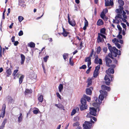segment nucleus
Masks as SVG:
<instances>
[{
  "instance_id": "8",
  "label": "nucleus",
  "mask_w": 129,
  "mask_h": 129,
  "mask_svg": "<svg viewBox=\"0 0 129 129\" xmlns=\"http://www.w3.org/2000/svg\"><path fill=\"white\" fill-rule=\"evenodd\" d=\"M94 62L96 64L99 63V65H101L103 64L102 59L98 58V55H96L95 56Z\"/></svg>"
},
{
  "instance_id": "10",
  "label": "nucleus",
  "mask_w": 129,
  "mask_h": 129,
  "mask_svg": "<svg viewBox=\"0 0 129 129\" xmlns=\"http://www.w3.org/2000/svg\"><path fill=\"white\" fill-rule=\"evenodd\" d=\"M110 78V76H108L107 75H106L104 77L106 84L108 85H109L111 82V80L109 78Z\"/></svg>"
},
{
  "instance_id": "46",
  "label": "nucleus",
  "mask_w": 129,
  "mask_h": 129,
  "mask_svg": "<svg viewBox=\"0 0 129 129\" xmlns=\"http://www.w3.org/2000/svg\"><path fill=\"white\" fill-rule=\"evenodd\" d=\"M107 48L106 47H104L103 49V51L105 53H106L107 51Z\"/></svg>"
},
{
  "instance_id": "60",
  "label": "nucleus",
  "mask_w": 129,
  "mask_h": 129,
  "mask_svg": "<svg viewBox=\"0 0 129 129\" xmlns=\"http://www.w3.org/2000/svg\"><path fill=\"white\" fill-rule=\"evenodd\" d=\"M14 42V45L15 46H17L19 44V42L17 41H15Z\"/></svg>"
},
{
  "instance_id": "5",
  "label": "nucleus",
  "mask_w": 129,
  "mask_h": 129,
  "mask_svg": "<svg viewBox=\"0 0 129 129\" xmlns=\"http://www.w3.org/2000/svg\"><path fill=\"white\" fill-rule=\"evenodd\" d=\"M92 125L90 122L86 121L83 125V129H90Z\"/></svg>"
},
{
  "instance_id": "58",
  "label": "nucleus",
  "mask_w": 129,
  "mask_h": 129,
  "mask_svg": "<svg viewBox=\"0 0 129 129\" xmlns=\"http://www.w3.org/2000/svg\"><path fill=\"white\" fill-rule=\"evenodd\" d=\"M93 52L94 51H93V50L92 49L91 52L89 57H90L91 58V57L93 55Z\"/></svg>"
},
{
  "instance_id": "24",
  "label": "nucleus",
  "mask_w": 129,
  "mask_h": 129,
  "mask_svg": "<svg viewBox=\"0 0 129 129\" xmlns=\"http://www.w3.org/2000/svg\"><path fill=\"white\" fill-rule=\"evenodd\" d=\"M32 92V90L29 89H26L25 91V94L26 95L27 94H30Z\"/></svg>"
},
{
  "instance_id": "19",
  "label": "nucleus",
  "mask_w": 129,
  "mask_h": 129,
  "mask_svg": "<svg viewBox=\"0 0 129 129\" xmlns=\"http://www.w3.org/2000/svg\"><path fill=\"white\" fill-rule=\"evenodd\" d=\"M20 57L21 58V64H23L25 61V57L24 55L22 54H21Z\"/></svg>"
},
{
  "instance_id": "53",
  "label": "nucleus",
  "mask_w": 129,
  "mask_h": 129,
  "mask_svg": "<svg viewBox=\"0 0 129 129\" xmlns=\"http://www.w3.org/2000/svg\"><path fill=\"white\" fill-rule=\"evenodd\" d=\"M117 37L119 39H121L122 38V36L120 34H118Z\"/></svg>"
},
{
  "instance_id": "57",
  "label": "nucleus",
  "mask_w": 129,
  "mask_h": 129,
  "mask_svg": "<svg viewBox=\"0 0 129 129\" xmlns=\"http://www.w3.org/2000/svg\"><path fill=\"white\" fill-rule=\"evenodd\" d=\"M91 68V67H89L88 70L86 71V73L87 74H88L89 73V72L90 71V69Z\"/></svg>"
},
{
  "instance_id": "62",
  "label": "nucleus",
  "mask_w": 129,
  "mask_h": 129,
  "mask_svg": "<svg viewBox=\"0 0 129 129\" xmlns=\"http://www.w3.org/2000/svg\"><path fill=\"white\" fill-rule=\"evenodd\" d=\"M15 36H13L11 38V41L12 42H14L15 41Z\"/></svg>"
},
{
  "instance_id": "26",
  "label": "nucleus",
  "mask_w": 129,
  "mask_h": 129,
  "mask_svg": "<svg viewBox=\"0 0 129 129\" xmlns=\"http://www.w3.org/2000/svg\"><path fill=\"white\" fill-rule=\"evenodd\" d=\"M106 29L105 28H104L101 29L100 30V33L106 35Z\"/></svg>"
},
{
  "instance_id": "39",
  "label": "nucleus",
  "mask_w": 129,
  "mask_h": 129,
  "mask_svg": "<svg viewBox=\"0 0 129 129\" xmlns=\"http://www.w3.org/2000/svg\"><path fill=\"white\" fill-rule=\"evenodd\" d=\"M121 24L122 25V27L124 29V30H126V28L125 24L123 23H121Z\"/></svg>"
},
{
  "instance_id": "3",
  "label": "nucleus",
  "mask_w": 129,
  "mask_h": 129,
  "mask_svg": "<svg viewBox=\"0 0 129 129\" xmlns=\"http://www.w3.org/2000/svg\"><path fill=\"white\" fill-rule=\"evenodd\" d=\"M86 101L90 102L91 101V98L85 94H84L82 97L81 98V111L87 109Z\"/></svg>"
},
{
  "instance_id": "9",
  "label": "nucleus",
  "mask_w": 129,
  "mask_h": 129,
  "mask_svg": "<svg viewBox=\"0 0 129 129\" xmlns=\"http://www.w3.org/2000/svg\"><path fill=\"white\" fill-rule=\"evenodd\" d=\"M105 5L106 6H112L114 5L113 0H107L106 1L105 0Z\"/></svg>"
},
{
  "instance_id": "29",
  "label": "nucleus",
  "mask_w": 129,
  "mask_h": 129,
  "mask_svg": "<svg viewBox=\"0 0 129 129\" xmlns=\"http://www.w3.org/2000/svg\"><path fill=\"white\" fill-rule=\"evenodd\" d=\"M58 90L60 92H61L62 90L63 89V85L61 84H60L58 87Z\"/></svg>"
},
{
  "instance_id": "42",
  "label": "nucleus",
  "mask_w": 129,
  "mask_h": 129,
  "mask_svg": "<svg viewBox=\"0 0 129 129\" xmlns=\"http://www.w3.org/2000/svg\"><path fill=\"white\" fill-rule=\"evenodd\" d=\"M91 60V58L90 57H86L85 60V62H88Z\"/></svg>"
},
{
  "instance_id": "21",
  "label": "nucleus",
  "mask_w": 129,
  "mask_h": 129,
  "mask_svg": "<svg viewBox=\"0 0 129 129\" xmlns=\"http://www.w3.org/2000/svg\"><path fill=\"white\" fill-rule=\"evenodd\" d=\"M119 8L116 9V12L117 13L121 14L122 13V11L123 9V7H119Z\"/></svg>"
},
{
  "instance_id": "4",
  "label": "nucleus",
  "mask_w": 129,
  "mask_h": 129,
  "mask_svg": "<svg viewBox=\"0 0 129 129\" xmlns=\"http://www.w3.org/2000/svg\"><path fill=\"white\" fill-rule=\"evenodd\" d=\"M108 76H110L111 81L112 80V79L113 78V75H111V74H113L114 72V69H112L111 68H109L108 70H106V72Z\"/></svg>"
},
{
  "instance_id": "48",
  "label": "nucleus",
  "mask_w": 129,
  "mask_h": 129,
  "mask_svg": "<svg viewBox=\"0 0 129 129\" xmlns=\"http://www.w3.org/2000/svg\"><path fill=\"white\" fill-rule=\"evenodd\" d=\"M18 70H17H17H14L13 73V76H14L16 73H17L18 72Z\"/></svg>"
},
{
  "instance_id": "51",
  "label": "nucleus",
  "mask_w": 129,
  "mask_h": 129,
  "mask_svg": "<svg viewBox=\"0 0 129 129\" xmlns=\"http://www.w3.org/2000/svg\"><path fill=\"white\" fill-rule=\"evenodd\" d=\"M23 32L22 30H20L19 33L18 35L19 36H21L23 35Z\"/></svg>"
},
{
  "instance_id": "31",
  "label": "nucleus",
  "mask_w": 129,
  "mask_h": 129,
  "mask_svg": "<svg viewBox=\"0 0 129 129\" xmlns=\"http://www.w3.org/2000/svg\"><path fill=\"white\" fill-rule=\"evenodd\" d=\"M7 99L8 100V103H11L13 100L11 97L10 96H8L7 97Z\"/></svg>"
},
{
  "instance_id": "11",
  "label": "nucleus",
  "mask_w": 129,
  "mask_h": 129,
  "mask_svg": "<svg viewBox=\"0 0 129 129\" xmlns=\"http://www.w3.org/2000/svg\"><path fill=\"white\" fill-rule=\"evenodd\" d=\"M105 60L106 61V65L108 67H110L109 63H111L112 62V60L109 58L108 56H106L105 58Z\"/></svg>"
},
{
  "instance_id": "18",
  "label": "nucleus",
  "mask_w": 129,
  "mask_h": 129,
  "mask_svg": "<svg viewBox=\"0 0 129 129\" xmlns=\"http://www.w3.org/2000/svg\"><path fill=\"white\" fill-rule=\"evenodd\" d=\"M84 19L85 20L84 25V26L83 28V29L84 30H85L86 29V27L88 26V22L85 17H84Z\"/></svg>"
},
{
  "instance_id": "61",
  "label": "nucleus",
  "mask_w": 129,
  "mask_h": 129,
  "mask_svg": "<svg viewBox=\"0 0 129 129\" xmlns=\"http://www.w3.org/2000/svg\"><path fill=\"white\" fill-rule=\"evenodd\" d=\"M56 94L57 96L59 99H61V96L58 92H57L56 93Z\"/></svg>"
},
{
  "instance_id": "27",
  "label": "nucleus",
  "mask_w": 129,
  "mask_h": 129,
  "mask_svg": "<svg viewBox=\"0 0 129 129\" xmlns=\"http://www.w3.org/2000/svg\"><path fill=\"white\" fill-rule=\"evenodd\" d=\"M22 114L20 113L19 116L18 117V122L19 123L20 122L22 121Z\"/></svg>"
},
{
  "instance_id": "52",
  "label": "nucleus",
  "mask_w": 129,
  "mask_h": 129,
  "mask_svg": "<svg viewBox=\"0 0 129 129\" xmlns=\"http://www.w3.org/2000/svg\"><path fill=\"white\" fill-rule=\"evenodd\" d=\"M116 66L114 64H112L110 65V68H111L112 69H114L115 67Z\"/></svg>"
},
{
  "instance_id": "12",
  "label": "nucleus",
  "mask_w": 129,
  "mask_h": 129,
  "mask_svg": "<svg viewBox=\"0 0 129 129\" xmlns=\"http://www.w3.org/2000/svg\"><path fill=\"white\" fill-rule=\"evenodd\" d=\"M93 87H91L86 89V93L87 95H91L92 93V90H93Z\"/></svg>"
},
{
  "instance_id": "17",
  "label": "nucleus",
  "mask_w": 129,
  "mask_h": 129,
  "mask_svg": "<svg viewBox=\"0 0 129 129\" xmlns=\"http://www.w3.org/2000/svg\"><path fill=\"white\" fill-rule=\"evenodd\" d=\"M104 41V39L103 38H101V36L98 35L97 39L98 43H99L100 42H103Z\"/></svg>"
},
{
  "instance_id": "16",
  "label": "nucleus",
  "mask_w": 129,
  "mask_h": 129,
  "mask_svg": "<svg viewBox=\"0 0 129 129\" xmlns=\"http://www.w3.org/2000/svg\"><path fill=\"white\" fill-rule=\"evenodd\" d=\"M68 22L71 25L73 26H74L75 25V23L74 21H70V18L69 17V14H68Z\"/></svg>"
},
{
  "instance_id": "41",
  "label": "nucleus",
  "mask_w": 129,
  "mask_h": 129,
  "mask_svg": "<svg viewBox=\"0 0 129 129\" xmlns=\"http://www.w3.org/2000/svg\"><path fill=\"white\" fill-rule=\"evenodd\" d=\"M105 13L103 11L100 15L101 17L102 18H103L105 16Z\"/></svg>"
},
{
  "instance_id": "45",
  "label": "nucleus",
  "mask_w": 129,
  "mask_h": 129,
  "mask_svg": "<svg viewBox=\"0 0 129 129\" xmlns=\"http://www.w3.org/2000/svg\"><path fill=\"white\" fill-rule=\"evenodd\" d=\"M6 108V105L5 104H4L2 106V111H3L5 112V109Z\"/></svg>"
},
{
  "instance_id": "7",
  "label": "nucleus",
  "mask_w": 129,
  "mask_h": 129,
  "mask_svg": "<svg viewBox=\"0 0 129 129\" xmlns=\"http://www.w3.org/2000/svg\"><path fill=\"white\" fill-rule=\"evenodd\" d=\"M89 113L90 115L95 116L96 115L97 109H96L94 107H90L89 108Z\"/></svg>"
},
{
  "instance_id": "15",
  "label": "nucleus",
  "mask_w": 129,
  "mask_h": 129,
  "mask_svg": "<svg viewBox=\"0 0 129 129\" xmlns=\"http://www.w3.org/2000/svg\"><path fill=\"white\" fill-rule=\"evenodd\" d=\"M18 4L19 6L23 7H26L25 2L22 0H19V1Z\"/></svg>"
},
{
  "instance_id": "35",
  "label": "nucleus",
  "mask_w": 129,
  "mask_h": 129,
  "mask_svg": "<svg viewBox=\"0 0 129 129\" xmlns=\"http://www.w3.org/2000/svg\"><path fill=\"white\" fill-rule=\"evenodd\" d=\"M29 46L31 48H34L35 46V44L34 43L31 42L30 43Z\"/></svg>"
},
{
  "instance_id": "28",
  "label": "nucleus",
  "mask_w": 129,
  "mask_h": 129,
  "mask_svg": "<svg viewBox=\"0 0 129 129\" xmlns=\"http://www.w3.org/2000/svg\"><path fill=\"white\" fill-rule=\"evenodd\" d=\"M38 100L41 103H42L43 101V96L42 95H40L38 98Z\"/></svg>"
},
{
  "instance_id": "14",
  "label": "nucleus",
  "mask_w": 129,
  "mask_h": 129,
  "mask_svg": "<svg viewBox=\"0 0 129 129\" xmlns=\"http://www.w3.org/2000/svg\"><path fill=\"white\" fill-rule=\"evenodd\" d=\"M62 28L63 29V32L62 33V35L64 37H66L70 33L69 32L67 31L63 27V26L62 27Z\"/></svg>"
},
{
  "instance_id": "23",
  "label": "nucleus",
  "mask_w": 129,
  "mask_h": 129,
  "mask_svg": "<svg viewBox=\"0 0 129 129\" xmlns=\"http://www.w3.org/2000/svg\"><path fill=\"white\" fill-rule=\"evenodd\" d=\"M118 2L119 5V7H123V6L124 4V2L122 0H118Z\"/></svg>"
},
{
  "instance_id": "36",
  "label": "nucleus",
  "mask_w": 129,
  "mask_h": 129,
  "mask_svg": "<svg viewBox=\"0 0 129 129\" xmlns=\"http://www.w3.org/2000/svg\"><path fill=\"white\" fill-rule=\"evenodd\" d=\"M122 12H123V13L122 14V15L123 16V17L124 18H125V19H127V16L125 15L126 14V12L123 10Z\"/></svg>"
},
{
  "instance_id": "1",
  "label": "nucleus",
  "mask_w": 129,
  "mask_h": 129,
  "mask_svg": "<svg viewBox=\"0 0 129 129\" xmlns=\"http://www.w3.org/2000/svg\"><path fill=\"white\" fill-rule=\"evenodd\" d=\"M107 45L108 48L111 53L108 54V56L113 60V62L114 63L118 64V61L115 58H113V56L116 57L117 55H120L121 54V51L117 49L115 47H112L109 43H107Z\"/></svg>"
},
{
  "instance_id": "55",
  "label": "nucleus",
  "mask_w": 129,
  "mask_h": 129,
  "mask_svg": "<svg viewBox=\"0 0 129 129\" xmlns=\"http://www.w3.org/2000/svg\"><path fill=\"white\" fill-rule=\"evenodd\" d=\"M33 113L34 114H37L38 113V111L37 110H33Z\"/></svg>"
},
{
  "instance_id": "32",
  "label": "nucleus",
  "mask_w": 129,
  "mask_h": 129,
  "mask_svg": "<svg viewBox=\"0 0 129 129\" xmlns=\"http://www.w3.org/2000/svg\"><path fill=\"white\" fill-rule=\"evenodd\" d=\"M101 48L100 46L98 47L96 51V53L97 54H99L100 53V52L101 51Z\"/></svg>"
},
{
  "instance_id": "59",
  "label": "nucleus",
  "mask_w": 129,
  "mask_h": 129,
  "mask_svg": "<svg viewBox=\"0 0 129 129\" xmlns=\"http://www.w3.org/2000/svg\"><path fill=\"white\" fill-rule=\"evenodd\" d=\"M86 68V65H83L81 66V69H85Z\"/></svg>"
},
{
  "instance_id": "30",
  "label": "nucleus",
  "mask_w": 129,
  "mask_h": 129,
  "mask_svg": "<svg viewBox=\"0 0 129 129\" xmlns=\"http://www.w3.org/2000/svg\"><path fill=\"white\" fill-rule=\"evenodd\" d=\"M92 81L91 79H88L87 81L88 84L87 87H88L92 85Z\"/></svg>"
},
{
  "instance_id": "20",
  "label": "nucleus",
  "mask_w": 129,
  "mask_h": 129,
  "mask_svg": "<svg viewBox=\"0 0 129 129\" xmlns=\"http://www.w3.org/2000/svg\"><path fill=\"white\" fill-rule=\"evenodd\" d=\"M12 69H12H11V68H9V69H7V70H6V72L7 74V75L6 76L7 77H8L9 76L11 75L12 73L11 70Z\"/></svg>"
},
{
  "instance_id": "50",
  "label": "nucleus",
  "mask_w": 129,
  "mask_h": 129,
  "mask_svg": "<svg viewBox=\"0 0 129 129\" xmlns=\"http://www.w3.org/2000/svg\"><path fill=\"white\" fill-rule=\"evenodd\" d=\"M49 57V56H46L43 58V60L44 61L46 62L47 61L48 58Z\"/></svg>"
},
{
  "instance_id": "63",
  "label": "nucleus",
  "mask_w": 129,
  "mask_h": 129,
  "mask_svg": "<svg viewBox=\"0 0 129 129\" xmlns=\"http://www.w3.org/2000/svg\"><path fill=\"white\" fill-rule=\"evenodd\" d=\"M69 64L72 66H73V65L74 63L73 61L72 60L69 61Z\"/></svg>"
},
{
  "instance_id": "22",
  "label": "nucleus",
  "mask_w": 129,
  "mask_h": 129,
  "mask_svg": "<svg viewBox=\"0 0 129 129\" xmlns=\"http://www.w3.org/2000/svg\"><path fill=\"white\" fill-rule=\"evenodd\" d=\"M96 24L100 26L103 24L104 22L102 20L99 19L98 20Z\"/></svg>"
},
{
  "instance_id": "34",
  "label": "nucleus",
  "mask_w": 129,
  "mask_h": 129,
  "mask_svg": "<svg viewBox=\"0 0 129 129\" xmlns=\"http://www.w3.org/2000/svg\"><path fill=\"white\" fill-rule=\"evenodd\" d=\"M69 54L67 53H64L63 55V56L64 59L66 60V59L67 58V57L68 56Z\"/></svg>"
},
{
  "instance_id": "43",
  "label": "nucleus",
  "mask_w": 129,
  "mask_h": 129,
  "mask_svg": "<svg viewBox=\"0 0 129 129\" xmlns=\"http://www.w3.org/2000/svg\"><path fill=\"white\" fill-rule=\"evenodd\" d=\"M98 34L100 36H101V37H102L103 38H104L105 39H106V36L105 35H103V34H101L100 33H98Z\"/></svg>"
},
{
  "instance_id": "54",
  "label": "nucleus",
  "mask_w": 129,
  "mask_h": 129,
  "mask_svg": "<svg viewBox=\"0 0 129 129\" xmlns=\"http://www.w3.org/2000/svg\"><path fill=\"white\" fill-rule=\"evenodd\" d=\"M7 119H4L3 122H2V124H3L4 125H5V124L7 122Z\"/></svg>"
},
{
  "instance_id": "64",
  "label": "nucleus",
  "mask_w": 129,
  "mask_h": 129,
  "mask_svg": "<svg viewBox=\"0 0 129 129\" xmlns=\"http://www.w3.org/2000/svg\"><path fill=\"white\" fill-rule=\"evenodd\" d=\"M5 125L2 124L0 126V129H3L4 127H5Z\"/></svg>"
},
{
  "instance_id": "25",
  "label": "nucleus",
  "mask_w": 129,
  "mask_h": 129,
  "mask_svg": "<svg viewBox=\"0 0 129 129\" xmlns=\"http://www.w3.org/2000/svg\"><path fill=\"white\" fill-rule=\"evenodd\" d=\"M24 77V75H22L19 78V82L20 84L22 83Z\"/></svg>"
},
{
  "instance_id": "47",
  "label": "nucleus",
  "mask_w": 129,
  "mask_h": 129,
  "mask_svg": "<svg viewBox=\"0 0 129 129\" xmlns=\"http://www.w3.org/2000/svg\"><path fill=\"white\" fill-rule=\"evenodd\" d=\"M5 112L2 111V112H1V117L3 118L5 116Z\"/></svg>"
},
{
  "instance_id": "40",
  "label": "nucleus",
  "mask_w": 129,
  "mask_h": 129,
  "mask_svg": "<svg viewBox=\"0 0 129 129\" xmlns=\"http://www.w3.org/2000/svg\"><path fill=\"white\" fill-rule=\"evenodd\" d=\"M24 19L23 17L22 16H19L18 19L20 22H21Z\"/></svg>"
},
{
  "instance_id": "56",
  "label": "nucleus",
  "mask_w": 129,
  "mask_h": 129,
  "mask_svg": "<svg viewBox=\"0 0 129 129\" xmlns=\"http://www.w3.org/2000/svg\"><path fill=\"white\" fill-rule=\"evenodd\" d=\"M117 27L119 30H122V28L118 24L117 26Z\"/></svg>"
},
{
  "instance_id": "44",
  "label": "nucleus",
  "mask_w": 129,
  "mask_h": 129,
  "mask_svg": "<svg viewBox=\"0 0 129 129\" xmlns=\"http://www.w3.org/2000/svg\"><path fill=\"white\" fill-rule=\"evenodd\" d=\"M80 125V123L78 122H76L74 123L73 125V126H79Z\"/></svg>"
},
{
  "instance_id": "38",
  "label": "nucleus",
  "mask_w": 129,
  "mask_h": 129,
  "mask_svg": "<svg viewBox=\"0 0 129 129\" xmlns=\"http://www.w3.org/2000/svg\"><path fill=\"white\" fill-rule=\"evenodd\" d=\"M58 108H59V109L61 110L62 109L64 110H65V109H64V106L60 104H59V106Z\"/></svg>"
},
{
  "instance_id": "33",
  "label": "nucleus",
  "mask_w": 129,
  "mask_h": 129,
  "mask_svg": "<svg viewBox=\"0 0 129 129\" xmlns=\"http://www.w3.org/2000/svg\"><path fill=\"white\" fill-rule=\"evenodd\" d=\"M115 19H117L118 18L120 19H122V15L120 14H118L115 17Z\"/></svg>"
},
{
  "instance_id": "49",
  "label": "nucleus",
  "mask_w": 129,
  "mask_h": 129,
  "mask_svg": "<svg viewBox=\"0 0 129 129\" xmlns=\"http://www.w3.org/2000/svg\"><path fill=\"white\" fill-rule=\"evenodd\" d=\"M116 46L119 49L120 48L121 46L120 44L118 43H115Z\"/></svg>"
},
{
  "instance_id": "37",
  "label": "nucleus",
  "mask_w": 129,
  "mask_h": 129,
  "mask_svg": "<svg viewBox=\"0 0 129 129\" xmlns=\"http://www.w3.org/2000/svg\"><path fill=\"white\" fill-rule=\"evenodd\" d=\"M76 109H73L72 110V111L71 113V115L73 116V115H74L76 113Z\"/></svg>"
},
{
  "instance_id": "6",
  "label": "nucleus",
  "mask_w": 129,
  "mask_h": 129,
  "mask_svg": "<svg viewBox=\"0 0 129 129\" xmlns=\"http://www.w3.org/2000/svg\"><path fill=\"white\" fill-rule=\"evenodd\" d=\"M100 65H98L95 67L93 74V77H96L98 76V75L99 73V71L100 69Z\"/></svg>"
},
{
  "instance_id": "13",
  "label": "nucleus",
  "mask_w": 129,
  "mask_h": 129,
  "mask_svg": "<svg viewBox=\"0 0 129 129\" xmlns=\"http://www.w3.org/2000/svg\"><path fill=\"white\" fill-rule=\"evenodd\" d=\"M101 88L104 90H106L109 91L111 90L110 88L105 85H102L101 86Z\"/></svg>"
},
{
  "instance_id": "2",
  "label": "nucleus",
  "mask_w": 129,
  "mask_h": 129,
  "mask_svg": "<svg viewBox=\"0 0 129 129\" xmlns=\"http://www.w3.org/2000/svg\"><path fill=\"white\" fill-rule=\"evenodd\" d=\"M100 92L101 93L99 97V98H94L96 102L92 103L93 106L94 107L98 108H99L100 105L102 103V101L103 100L104 98H105L107 95V92L105 90H100Z\"/></svg>"
}]
</instances>
